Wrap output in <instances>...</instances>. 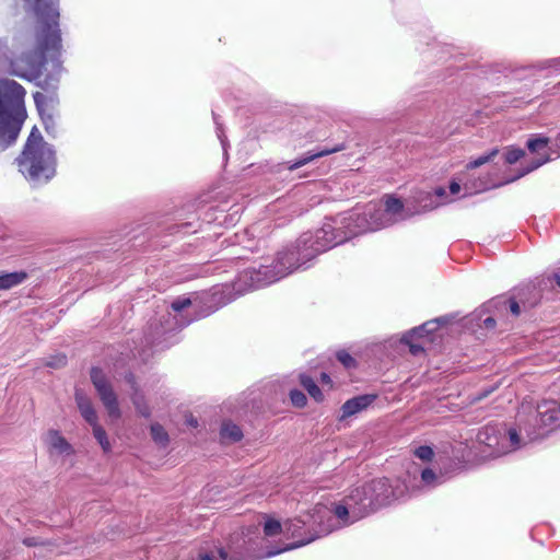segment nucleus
Masks as SVG:
<instances>
[{"label": "nucleus", "mask_w": 560, "mask_h": 560, "mask_svg": "<svg viewBox=\"0 0 560 560\" xmlns=\"http://www.w3.org/2000/svg\"><path fill=\"white\" fill-rule=\"evenodd\" d=\"M170 308L160 318L150 319L144 328L141 346L138 349L142 360L167 350L180 341L179 332L196 322L195 293L177 296L171 302Z\"/></svg>", "instance_id": "nucleus-2"}, {"label": "nucleus", "mask_w": 560, "mask_h": 560, "mask_svg": "<svg viewBox=\"0 0 560 560\" xmlns=\"http://www.w3.org/2000/svg\"><path fill=\"white\" fill-rule=\"evenodd\" d=\"M291 404L296 408H303L307 404L306 395L299 388H292L289 392Z\"/></svg>", "instance_id": "nucleus-36"}, {"label": "nucleus", "mask_w": 560, "mask_h": 560, "mask_svg": "<svg viewBox=\"0 0 560 560\" xmlns=\"http://www.w3.org/2000/svg\"><path fill=\"white\" fill-rule=\"evenodd\" d=\"M38 85L42 86L43 89H46V85H49V83L47 80H45L44 83L40 82V83H38Z\"/></svg>", "instance_id": "nucleus-53"}, {"label": "nucleus", "mask_w": 560, "mask_h": 560, "mask_svg": "<svg viewBox=\"0 0 560 560\" xmlns=\"http://www.w3.org/2000/svg\"><path fill=\"white\" fill-rule=\"evenodd\" d=\"M150 435L153 442L160 447L165 448L168 446L170 435L161 423L154 422L150 425Z\"/></svg>", "instance_id": "nucleus-30"}, {"label": "nucleus", "mask_w": 560, "mask_h": 560, "mask_svg": "<svg viewBox=\"0 0 560 560\" xmlns=\"http://www.w3.org/2000/svg\"><path fill=\"white\" fill-rule=\"evenodd\" d=\"M299 382L316 402H322L324 400V394L322 389L310 374L301 373L299 375Z\"/></svg>", "instance_id": "nucleus-26"}, {"label": "nucleus", "mask_w": 560, "mask_h": 560, "mask_svg": "<svg viewBox=\"0 0 560 560\" xmlns=\"http://www.w3.org/2000/svg\"><path fill=\"white\" fill-rule=\"evenodd\" d=\"M244 259H248V258L246 256H235V257L229 258L228 260L231 265H237L240 261H242Z\"/></svg>", "instance_id": "nucleus-51"}, {"label": "nucleus", "mask_w": 560, "mask_h": 560, "mask_svg": "<svg viewBox=\"0 0 560 560\" xmlns=\"http://www.w3.org/2000/svg\"><path fill=\"white\" fill-rule=\"evenodd\" d=\"M219 435L223 443L232 444L241 442L244 438L242 428L232 420L222 421Z\"/></svg>", "instance_id": "nucleus-21"}, {"label": "nucleus", "mask_w": 560, "mask_h": 560, "mask_svg": "<svg viewBox=\"0 0 560 560\" xmlns=\"http://www.w3.org/2000/svg\"><path fill=\"white\" fill-rule=\"evenodd\" d=\"M371 225H364L366 228H373L374 231L382 228L392 225V220L387 219V214L378 203H370L364 210Z\"/></svg>", "instance_id": "nucleus-19"}, {"label": "nucleus", "mask_w": 560, "mask_h": 560, "mask_svg": "<svg viewBox=\"0 0 560 560\" xmlns=\"http://www.w3.org/2000/svg\"><path fill=\"white\" fill-rule=\"evenodd\" d=\"M382 208L387 214V219L392 220V224L415 215V211L411 210L410 202L405 207L401 199L390 195H386L384 197V207Z\"/></svg>", "instance_id": "nucleus-15"}, {"label": "nucleus", "mask_w": 560, "mask_h": 560, "mask_svg": "<svg viewBox=\"0 0 560 560\" xmlns=\"http://www.w3.org/2000/svg\"><path fill=\"white\" fill-rule=\"evenodd\" d=\"M402 479H406L409 486H417L418 490L412 494V497H417L422 489H434L446 482L448 477L442 470L436 472L431 467H421L412 463L407 468L406 476Z\"/></svg>", "instance_id": "nucleus-14"}, {"label": "nucleus", "mask_w": 560, "mask_h": 560, "mask_svg": "<svg viewBox=\"0 0 560 560\" xmlns=\"http://www.w3.org/2000/svg\"><path fill=\"white\" fill-rule=\"evenodd\" d=\"M376 394L366 393L347 399L340 408L341 415L339 417V420H345L365 410L376 400Z\"/></svg>", "instance_id": "nucleus-16"}, {"label": "nucleus", "mask_w": 560, "mask_h": 560, "mask_svg": "<svg viewBox=\"0 0 560 560\" xmlns=\"http://www.w3.org/2000/svg\"><path fill=\"white\" fill-rule=\"evenodd\" d=\"M187 424L192 427V428H197L198 427V420L195 418V417H189L187 419Z\"/></svg>", "instance_id": "nucleus-52"}, {"label": "nucleus", "mask_w": 560, "mask_h": 560, "mask_svg": "<svg viewBox=\"0 0 560 560\" xmlns=\"http://www.w3.org/2000/svg\"><path fill=\"white\" fill-rule=\"evenodd\" d=\"M432 195H433V198L434 197H438V198H445L446 197V189L442 186H439L436 188H434V190L432 191Z\"/></svg>", "instance_id": "nucleus-47"}, {"label": "nucleus", "mask_w": 560, "mask_h": 560, "mask_svg": "<svg viewBox=\"0 0 560 560\" xmlns=\"http://www.w3.org/2000/svg\"><path fill=\"white\" fill-rule=\"evenodd\" d=\"M450 191L453 195L458 194L460 191V185L455 180L451 182Z\"/></svg>", "instance_id": "nucleus-49"}, {"label": "nucleus", "mask_w": 560, "mask_h": 560, "mask_svg": "<svg viewBox=\"0 0 560 560\" xmlns=\"http://www.w3.org/2000/svg\"><path fill=\"white\" fill-rule=\"evenodd\" d=\"M511 292L522 303L524 311L533 310L542 300L560 301V266L515 285Z\"/></svg>", "instance_id": "nucleus-8"}, {"label": "nucleus", "mask_w": 560, "mask_h": 560, "mask_svg": "<svg viewBox=\"0 0 560 560\" xmlns=\"http://www.w3.org/2000/svg\"><path fill=\"white\" fill-rule=\"evenodd\" d=\"M365 224L371 225V221H369L365 212L354 213L349 218V223H348L347 228L349 229L350 233L353 235H359V234L374 231L373 228L364 226Z\"/></svg>", "instance_id": "nucleus-25"}, {"label": "nucleus", "mask_w": 560, "mask_h": 560, "mask_svg": "<svg viewBox=\"0 0 560 560\" xmlns=\"http://www.w3.org/2000/svg\"><path fill=\"white\" fill-rule=\"evenodd\" d=\"M33 97L37 109L39 110V113H42L43 107L47 102V96L42 92H36L34 93Z\"/></svg>", "instance_id": "nucleus-46"}, {"label": "nucleus", "mask_w": 560, "mask_h": 560, "mask_svg": "<svg viewBox=\"0 0 560 560\" xmlns=\"http://www.w3.org/2000/svg\"><path fill=\"white\" fill-rule=\"evenodd\" d=\"M15 163L19 172L35 184H46L56 175V153L37 127L32 128Z\"/></svg>", "instance_id": "nucleus-5"}, {"label": "nucleus", "mask_w": 560, "mask_h": 560, "mask_svg": "<svg viewBox=\"0 0 560 560\" xmlns=\"http://www.w3.org/2000/svg\"><path fill=\"white\" fill-rule=\"evenodd\" d=\"M22 544L26 547H39V546H45L46 542L45 540L39 537V536H28V537H24L23 540H22Z\"/></svg>", "instance_id": "nucleus-44"}, {"label": "nucleus", "mask_w": 560, "mask_h": 560, "mask_svg": "<svg viewBox=\"0 0 560 560\" xmlns=\"http://www.w3.org/2000/svg\"><path fill=\"white\" fill-rule=\"evenodd\" d=\"M546 161H547V159H546V160H544L542 162H538L536 166L541 165V164H542V163H545Z\"/></svg>", "instance_id": "nucleus-54"}, {"label": "nucleus", "mask_w": 560, "mask_h": 560, "mask_svg": "<svg viewBox=\"0 0 560 560\" xmlns=\"http://www.w3.org/2000/svg\"><path fill=\"white\" fill-rule=\"evenodd\" d=\"M255 248L258 249L259 247H255ZM250 253H258V250L250 249Z\"/></svg>", "instance_id": "nucleus-55"}, {"label": "nucleus", "mask_w": 560, "mask_h": 560, "mask_svg": "<svg viewBox=\"0 0 560 560\" xmlns=\"http://www.w3.org/2000/svg\"><path fill=\"white\" fill-rule=\"evenodd\" d=\"M560 418V402L544 400L537 405L534 412L526 417L524 425L529 442L541 441L549 435Z\"/></svg>", "instance_id": "nucleus-10"}, {"label": "nucleus", "mask_w": 560, "mask_h": 560, "mask_svg": "<svg viewBox=\"0 0 560 560\" xmlns=\"http://www.w3.org/2000/svg\"><path fill=\"white\" fill-rule=\"evenodd\" d=\"M330 521L331 518L329 517L325 522L320 509L317 508L303 515L288 518L283 524L284 533L294 540L282 548L268 549L264 558H271L284 551L301 548L320 537L327 536L334 529Z\"/></svg>", "instance_id": "nucleus-7"}, {"label": "nucleus", "mask_w": 560, "mask_h": 560, "mask_svg": "<svg viewBox=\"0 0 560 560\" xmlns=\"http://www.w3.org/2000/svg\"><path fill=\"white\" fill-rule=\"evenodd\" d=\"M549 139L546 137L529 139L527 141V148L530 152H537L540 149L547 148Z\"/></svg>", "instance_id": "nucleus-40"}, {"label": "nucleus", "mask_w": 560, "mask_h": 560, "mask_svg": "<svg viewBox=\"0 0 560 560\" xmlns=\"http://www.w3.org/2000/svg\"><path fill=\"white\" fill-rule=\"evenodd\" d=\"M91 427L93 435L97 443L100 444V446L102 447V450L104 451V453H109L112 451V444L108 440L105 429L98 422L92 424Z\"/></svg>", "instance_id": "nucleus-32"}, {"label": "nucleus", "mask_w": 560, "mask_h": 560, "mask_svg": "<svg viewBox=\"0 0 560 560\" xmlns=\"http://www.w3.org/2000/svg\"><path fill=\"white\" fill-rule=\"evenodd\" d=\"M508 298L506 294L497 295L486 302L480 310V313H490L491 311L503 312L506 311L508 306Z\"/></svg>", "instance_id": "nucleus-31"}, {"label": "nucleus", "mask_w": 560, "mask_h": 560, "mask_svg": "<svg viewBox=\"0 0 560 560\" xmlns=\"http://www.w3.org/2000/svg\"><path fill=\"white\" fill-rule=\"evenodd\" d=\"M218 560H256L247 549L232 548L228 551L225 548L218 549Z\"/></svg>", "instance_id": "nucleus-27"}, {"label": "nucleus", "mask_w": 560, "mask_h": 560, "mask_svg": "<svg viewBox=\"0 0 560 560\" xmlns=\"http://www.w3.org/2000/svg\"><path fill=\"white\" fill-rule=\"evenodd\" d=\"M525 154V151L520 148H509L505 152V162L508 164H514Z\"/></svg>", "instance_id": "nucleus-39"}, {"label": "nucleus", "mask_w": 560, "mask_h": 560, "mask_svg": "<svg viewBox=\"0 0 560 560\" xmlns=\"http://www.w3.org/2000/svg\"><path fill=\"white\" fill-rule=\"evenodd\" d=\"M497 388H498V385L483 386L476 393L475 399L482 400V399L487 398L489 395H491Z\"/></svg>", "instance_id": "nucleus-45"}, {"label": "nucleus", "mask_w": 560, "mask_h": 560, "mask_svg": "<svg viewBox=\"0 0 560 560\" xmlns=\"http://www.w3.org/2000/svg\"><path fill=\"white\" fill-rule=\"evenodd\" d=\"M236 296L234 285H215L209 291L195 292L196 320L210 316L232 303Z\"/></svg>", "instance_id": "nucleus-11"}, {"label": "nucleus", "mask_w": 560, "mask_h": 560, "mask_svg": "<svg viewBox=\"0 0 560 560\" xmlns=\"http://www.w3.org/2000/svg\"><path fill=\"white\" fill-rule=\"evenodd\" d=\"M525 423L526 418L523 419V417L518 415L516 421L517 428L510 427L502 430L498 425H485L479 430L477 440L491 450L489 455L500 457L530 443L525 433Z\"/></svg>", "instance_id": "nucleus-9"}, {"label": "nucleus", "mask_w": 560, "mask_h": 560, "mask_svg": "<svg viewBox=\"0 0 560 560\" xmlns=\"http://www.w3.org/2000/svg\"><path fill=\"white\" fill-rule=\"evenodd\" d=\"M49 444L52 448L57 450L60 454H72L73 446L67 441V439L58 431H49Z\"/></svg>", "instance_id": "nucleus-28"}, {"label": "nucleus", "mask_w": 560, "mask_h": 560, "mask_svg": "<svg viewBox=\"0 0 560 560\" xmlns=\"http://www.w3.org/2000/svg\"><path fill=\"white\" fill-rule=\"evenodd\" d=\"M25 89L14 80L0 79V141L10 145L26 119Z\"/></svg>", "instance_id": "nucleus-6"}, {"label": "nucleus", "mask_w": 560, "mask_h": 560, "mask_svg": "<svg viewBox=\"0 0 560 560\" xmlns=\"http://www.w3.org/2000/svg\"><path fill=\"white\" fill-rule=\"evenodd\" d=\"M180 271L178 275L182 280H192L196 278L206 277L212 273L217 268L212 266L211 262H202V264H192V265H180Z\"/></svg>", "instance_id": "nucleus-18"}, {"label": "nucleus", "mask_w": 560, "mask_h": 560, "mask_svg": "<svg viewBox=\"0 0 560 560\" xmlns=\"http://www.w3.org/2000/svg\"><path fill=\"white\" fill-rule=\"evenodd\" d=\"M28 278V272L25 270H15L10 272H0V290H10Z\"/></svg>", "instance_id": "nucleus-23"}, {"label": "nucleus", "mask_w": 560, "mask_h": 560, "mask_svg": "<svg viewBox=\"0 0 560 560\" xmlns=\"http://www.w3.org/2000/svg\"><path fill=\"white\" fill-rule=\"evenodd\" d=\"M443 202H439L433 198L431 191H418L413 197L411 210L415 214L432 211L440 207Z\"/></svg>", "instance_id": "nucleus-20"}, {"label": "nucleus", "mask_w": 560, "mask_h": 560, "mask_svg": "<svg viewBox=\"0 0 560 560\" xmlns=\"http://www.w3.org/2000/svg\"><path fill=\"white\" fill-rule=\"evenodd\" d=\"M319 380H320L322 384H324V385H331V383H332V380L327 372H322Z\"/></svg>", "instance_id": "nucleus-48"}, {"label": "nucleus", "mask_w": 560, "mask_h": 560, "mask_svg": "<svg viewBox=\"0 0 560 560\" xmlns=\"http://www.w3.org/2000/svg\"><path fill=\"white\" fill-rule=\"evenodd\" d=\"M284 526L275 517L267 516L264 523V534L267 537H273L282 533Z\"/></svg>", "instance_id": "nucleus-33"}, {"label": "nucleus", "mask_w": 560, "mask_h": 560, "mask_svg": "<svg viewBox=\"0 0 560 560\" xmlns=\"http://www.w3.org/2000/svg\"><path fill=\"white\" fill-rule=\"evenodd\" d=\"M413 455L424 463H429L434 457V448L432 445H420L415 448Z\"/></svg>", "instance_id": "nucleus-35"}, {"label": "nucleus", "mask_w": 560, "mask_h": 560, "mask_svg": "<svg viewBox=\"0 0 560 560\" xmlns=\"http://www.w3.org/2000/svg\"><path fill=\"white\" fill-rule=\"evenodd\" d=\"M453 248H454V247H448V248H447V256H448L452 260H454V261H456V262H463V261H464L463 259L457 258V257L455 256L454 252L452 250Z\"/></svg>", "instance_id": "nucleus-50"}, {"label": "nucleus", "mask_w": 560, "mask_h": 560, "mask_svg": "<svg viewBox=\"0 0 560 560\" xmlns=\"http://www.w3.org/2000/svg\"><path fill=\"white\" fill-rule=\"evenodd\" d=\"M417 486H409L406 479L394 482L388 478H376L350 491L355 512L359 516H368L377 510L388 506L395 501H405L417 492Z\"/></svg>", "instance_id": "nucleus-3"}, {"label": "nucleus", "mask_w": 560, "mask_h": 560, "mask_svg": "<svg viewBox=\"0 0 560 560\" xmlns=\"http://www.w3.org/2000/svg\"><path fill=\"white\" fill-rule=\"evenodd\" d=\"M506 302V311H509L513 317H518L522 314V311H524L522 303L515 299V295L511 291Z\"/></svg>", "instance_id": "nucleus-38"}, {"label": "nucleus", "mask_w": 560, "mask_h": 560, "mask_svg": "<svg viewBox=\"0 0 560 560\" xmlns=\"http://www.w3.org/2000/svg\"><path fill=\"white\" fill-rule=\"evenodd\" d=\"M332 247H282L273 255L259 257L238 272L234 289L237 295L271 285L287 276L313 267L319 255Z\"/></svg>", "instance_id": "nucleus-1"}, {"label": "nucleus", "mask_w": 560, "mask_h": 560, "mask_svg": "<svg viewBox=\"0 0 560 560\" xmlns=\"http://www.w3.org/2000/svg\"><path fill=\"white\" fill-rule=\"evenodd\" d=\"M499 153V149L494 148L492 149L488 154H485L482 156H479L476 160L470 161L467 165V170H475L488 162H490L494 156H497Z\"/></svg>", "instance_id": "nucleus-37"}, {"label": "nucleus", "mask_w": 560, "mask_h": 560, "mask_svg": "<svg viewBox=\"0 0 560 560\" xmlns=\"http://www.w3.org/2000/svg\"><path fill=\"white\" fill-rule=\"evenodd\" d=\"M75 401L82 418L90 424L98 422L96 410L91 400L82 395L75 394Z\"/></svg>", "instance_id": "nucleus-24"}, {"label": "nucleus", "mask_w": 560, "mask_h": 560, "mask_svg": "<svg viewBox=\"0 0 560 560\" xmlns=\"http://www.w3.org/2000/svg\"><path fill=\"white\" fill-rule=\"evenodd\" d=\"M480 322L481 324L479 325L481 328H485L487 330H494L495 327H497V320L493 316H487L485 318H482L481 315L477 316L475 315Z\"/></svg>", "instance_id": "nucleus-43"}, {"label": "nucleus", "mask_w": 560, "mask_h": 560, "mask_svg": "<svg viewBox=\"0 0 560 560\" xmlns=\"http://www.w3.org/2000/svg\"><path fill=\"white\" fill-rule=\"evenodd\" d=\"M346 148H347L346 143H339V144L335 145L334 148L324 149V150L318 151L316 153L308 154V155H306L304 158H301V159L296 160L295 162L291 163L288 166V170L289 171L298 170V168L306 165L307 163L314 161L315 159H318V158H322V156H326V155H329V154H332V153H336V152H339V151H343Z\"/></svg>", "instance_id": "nucleus-22"}, {"label": "nucleus", "mask_w": 560, "mask_h": 560, "mask_svg": "<svg viewBox=\"0 0 560 560\" xmlns=\"http://www.w3.org/2000/svg\"><path fill=\"white\" fill-rule=\"evenodd\" d=\"M354 505L358 506L352 500L350 501V493L345 498L343 502L334 505L332 512L343 526L351 525L364 517L355 513L359 511L355 510Z\"/></svg>", "instance_id": "nucleus-17"}, {"label": "nucleus", "mask_w": 560, "mask_h": 560, "mask_svg": "<svg viewBox=\"0 0 560 560\" xmlns=\"http://www.w3.org/2000/svg\"><path fill=\"white\" fill-rule=\"evenodd\" d=\"M454 319L452 314H446L422 323L407 331L400 338V342L409 348L412 355H418L424 352V347L421 343L413 342V339L431 337L441 328L451 324Z\"/></svg>", "instance_id": "nucleus-12"}, {"label": "nucleus", "mask_w": 560, "mask_h": 560, "mask_svg": "<svg viewBox=\"0 0 560 560\" xmlns=\"http://www.w3.org/2000/svg\"><path fill=\"white\" fill-rule=\"evenodd\" d=\"M336 359L347 370H352V369H357L358 368L357 360L347 350H343V349L342 350H338L336 352Z\"/></svg>", "instance_id": "nucleus-34"}, {"label": "nucleus", "mask_w": 560, "mask_h": 560, "mask_svg": "<svg viewBox=\"0 0 560 560\" xmlns=\"http://www.w3.org/2000/svg\"><path fill=\"white\" fill-rule=\"evenodd\" d=\"M124 381L126 382V384L129 385L131 393H135V392L141 389L133 372H131V371L126 372L124 375Z\"/></svg>", "instance_id": "nucleus-42"}, {"label": "nucleus", "mask_w": 560, "mask_h": 560, "mask_svg": "<svg viewBox=\"0 0 560 560\" xmlns=\"http://www.w3.org/2000/svg\"><path fill=\"white\" fill-rule=\"evenodd\" d=\"M90 378L108 415L112 418H119L121 411L118 397L103 369L92 366L90 370Z\"/></svg>", "instance_id": "nucleus-13"}, {"label": "nucleus", "mask_w": 560, "mask_h": 560, "mask_svg": "<svg viewBox=\"0 0 560 560\" xmlns=\"http://www.w3.org/2000/svg\"><path fill=\"white\" fill-rule=\"evenodd\" d=\"M130 400L139 416L142 418L149 419L152 415L151 408L145 399L144 394L142 390H137L135 393H131Z\"/></svg>", "instance_id": "nucleus-29"}, {"label": "nucleus", "mask_w": 560, "mask_h": 560, "mask_svg": "<svg viewBox=\"0 0 560 560\" xmlns=\"http://www.w3.org/2000/svg\"><path fill=\"white\" fill-rule=\"evenodd\" d=\"M68 359L67 355L63 353H58L51 358H49L46 362V365L51 369H59L67 364Z\"/></svg>", "instance_id": "nucleus-41"}, {"label": "nucleus", "mask_w": 560, "mask_h": 560, "mask_svg": "<svg viewBox=\"0 0 560 560\" xmlns=\"http://www.w3.org/2000/svg\"><path fill=\"white\" fill-rule=\"evenodd\" d=\"M33 9L36 15L45 22L39 39L40 54L37 56L36 60H31L28 56L25 57L28 65V68L25 71L19 69L18 61L12 62V73L30 81L40 77L42 69L45 63V54H50V56L55 58L60 55L61 50V35L60 30L58 28V11L54 8L52 3L47 0H35Z\"/></svg>", "instance_id": "nucleus-4"}]
</instances>
